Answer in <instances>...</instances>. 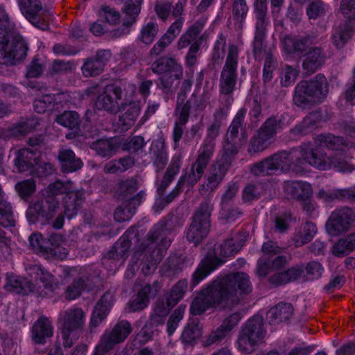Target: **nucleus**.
<instances>
[{"mask_svg":"<svg viewBox=\"0 0 355 355\" xmlns=\"http://www.w3.org/2000/svg\"><path fill=\"white\" fill-rule=\"evenodd\" d=\"M28 49L24 40L15 31L8 15L0 10V64H16L25 59Z\"/></svg>","mask_w":355,"mask_h":355,"instance_id":"nucleus-1","label":"nucleus"},{"mask_svg":"<svg viewBox=\"0 0 355 355\" xmlns=\"http://www.w3.org/2000/svg\"><path fill=\"white\" fill-rule=\"evenodd\" d=\"M329 83L322 73L309 80L299 82L293 96V104L301 110H309L324 101L329 94Z\"/></svg>","mask_w":355,"mask_h":355,"instance_id":"nucleus-2","label":"nucleus"},{"mask_svg":"<svg viewBox=\"0 0 355 355\" xmlns=\"http://www.w3.org/2000/svg\"><path fill=\"white\" fill-rule=\"evenodd\" d=\"M212 282L225 306L237 304L243 296L250 293L252 290L249 276L243 272L230 273Z\"/></svg>","mask_w":355,"mask_h":355,"instance_id":"nucleus-3","label":"nucleus"},{"mask_svg":"<svg viewBox=\"0 0 355 355\" xmlns=\"http://www.w3.org/2000/svg\"><path fill=\"white\" fill-rule=\"evenodd\" d=\"M60 209V202L53 196L35 197L28 202L26 218L29 225H51Z\"/></svg>","mask_w":355,"mask_h":355,"instance_id":"nucleus-4","label":"nucleus"},{"mask_svg":"<svg viewBox=\"0 0 355 355\" xmlns=\"http://www.w3.org/2000/svg\"><path fill=\"white\" fill-rule=\"evenodd\" d=\"M213 205L209 201L200 203L192 216V221L187 232V239L195 245L201 243L208 235L210 228V217Z\"/></svg>","mask_w":355,"mask_h":355,"instance_id":"nucleus-5","label":"nucleus"},{"mask_svg":"<svg viewBox=\"0 0 355 355\" xmlns=\"http://www.w3.org/2000/svg\"><path fill=\"white\" fill-rule=\"evenodd\" d=\"M282 127L281 119L275 116L269 117L250 139L248 147V154L252 156L268 148L275 141L277 131Z\"/></svg>","mask_w":355,"mask_h":355,"instance_id":"nucleus-6","label":"nucleus"},{"mask_svg":"<svg viewBox=\"0 0 355 355\" xmlns=\"http://www.w3.org/2000/svg\"><path fill=\"white\" fill-rule=\"evenodd\" d=\"M130 322L126 320H119L112 328L105 331L94 349L93 355H105L114 347L123 343L132 332Z\"/></svg>","mask_w":355,"mask_h":355,"instance_id":"nucleus-7","label":"nucleus"},{"mask_svg":"<svg viewBox=\"0 0 355 355\" xmlns=\"http://www.w3.org/2000/svg\"><path fill=\"white\" fill-rule=\"evenodd\" d=\"M206 19L201 18L189 26L184 34L179 40L178 47L179 49L186 48L191 45L186 56V63L189 67H193L197 62V53L204 40H207V35H200L203 30Z\"/></svg>","mask_w":355,"mask_h":355,"instance_id":"nucleus-8","label":"nucleus"},{"mask_svg":"<svg viewBox=\"0 0 355 355\" xmlns=\"http://www.w3.org/2000/svg\"><path fill=\"white\" fill-rule=\"evenodd\" d=\"M265 334L263 318L254 315L241 328L238 338L239 349L244 353H252L254 346L261 341Z\"/></svg>","mask_w":355,"mask_h":355,"instance_id":"nucleus-9","label":"nucleus"},{"mask_svg":"<svg viewBox=\"0 0 355 355\" xmlns=\"http://www.w3.org/2000/svg\"><path fill=\"white\" fill-rule=\"evenodd\" d=\"M255 15V33L253 41V55L256 60L261 59V54L266 49L263 42L266 36L268 24L266 0H256L254 4Z\"/></svg>","mask_w":355,"mask_h":355,"instance_id":"nucleus-10","label":"nucleus"},{"mask_svg":"<svg viewBox=\"0 0 355 355\" xmlns=\"http://www.w3.org/2000/svg\"><path fill=\"white\" fill-rule=\"evenodd\" d=\"M85 316V313L80 308L69 309L62 315L60 319V333L65 348H70L73 345V334L83 329Z\"/></svg>","mask_w":355,"mask_h":355,"instance_id":"nucleus-11","label":"nucleus"},{"mask_svg":"<svg viewBox=\"0 0 355 355\" xmlns=\"http://www.w3.org/2000/svg\"><path fill=\"white\" fill-rule=\"evenodd\" d=\"M239 49L236 45L230 44L225 65L220 78V92L221 94H231L235 89L237 79V64Z\"/></svg>","mask_w":355,"mask_h":355,"instance_id":"nucleus-12","label":"nucleus"},{"mask_svg":"<svg viewBox=\"0 0 355 355\" xmlns=\"http://www.w3.org/2000/svg\"><path fill=\"white\" fill-rule=\"evenodd\" d=\"M85 199L83 189H76L65 195L63 198V211L54 219L52 227L56 230L62 229L64 226L65 216L69 220L76 216L81 209Z\"/></svg>","mask_w":355,"mask_h":355,"instance_id":"nucleus-13","label":"nucleus"},{"mask_svg":"<svg viewBox=\"0 0 355 355\" xmlns=\"http://www.w3.org/2000/svg\"><path fill=\"white\" fill-rule=\"evenodd\" d=\"M125 85L121 81H116L106 85L102 94L96 100V107L98 110H104L110 114L119 112V101L122 98Z\"/></svg>","mask_w":355,"mask_h":355,"instance_id":"nucleus-14","label":"nucleus"},{"mask_svg":"<svg viewBox=\"0 0 355 355\" xmlns=\"http://www.w3.org/2000/svg\"><path fill=\"white\" fill-rule=\"evenodd\" d=\"M181 167V161L179 157H173L169 166H168L162 180L160 184H157V191L160 197H162L168 187V185L171 183L175 175L178 174ZM179 193L173 189L168 196L160 198L157 200L154 209L156 211L163 209L167 205L171 202Z\"/></svg>","mask_w":355,"mask_h":355,"instance_id":"nucleus-15","label":"nucleus"},{"mask_svg":"<svg viewBox=\"0 0 355 355\" xmlns=\"http://www.w3.org/2000/svg\"><path fill=\"white\" fill-rule=\"evenodd\" d=\"M219 306H225L218 294V291L216 290L211 282L206 288L202 290L193 300L190 306V312L193 315H201L208 308Z\"/></svg>","mask_w":355,"mask_h":355,"instance_id":"nucleus-16","label":"nucleus"},{"mask_svg":"<svg viewBox=\"0 0 355 355\" xmlns=\"http://www.w3.org/2000/svg\"><path fill=\"white\" fill-rule=\"evenodd\" d=\"M355 220V212L349 207H345L333 211L326 223L329 234L336 236L348 231Z\"/></svg>","mask_w":355,"mask_h":355,"instance_id":"nucleus-17","label":"nucleus"},{"mask_svg":"<svg viewBox=\"0 0 355 355\" xmlns=\"http://www.w3.org/2000/svg\"><path fill=\"white\" fill-rule=\"evenodd\" d=\"M139 240L138 228L135 226L130 227L107 252V257L114 260H125L128 257L131 245H138Z\"/></svg>","mask_w":355,"mask_h":355,"instance_id":"nucleus-18","label":"nucleus"},{"mask_svg":"<svg viewBox=\"0 0 355 355\" xmlns=\"http://www.w3.org/2000/svg\"><path fill=\"white\" fill-rule=\"evenodd\" d=\"M302 149L306 164L308 163L322 171L331 168L330 157L327 155L319 143L316 142V139H315L314 143L307 142L302 144Z\"/></svg>","mask_w":355,"mask_h":355,"instance_id":"nucleus-19","label":"nucleus"},{"mask_svg":"<svg viewBox=\"0 0 355 355\" xmlns=\"http://www.w3.org/2000/svg\"><path fill=\"white\" fill-rule=\"evenodd\" d=\"M139 249L144 252L145 257L141 268L142 272L144 275L153 273L164 257V250L155 243L146 239L141 243Z\"/></svg>","mask_w":355,"mask_h":355,"instance_id":"nucleus-20","label":"nucleus"},{"mask_svg":"<svg viewBox=\"0 0 355 355\" xmlns=\"http://www.w3.org/2000/svg\"><path fill=\"white\" fill-rule=\"evenodd\" d=\"M18 5L23 15L34 26L42 31L49 29V24L42 18L43 10L40 0H18Z\"/></svg>","mask_w":355,"mask_h":355,"instance_id":"nucleus-21","label":"nucleus"},{"mask_svg":"<svg viewBox=\"0 0 355 355\" xmlns=\"http://www.w3.org/2000/svg\"><path fill=\"white\" fill-rule=\"evenodd\" d=\"M180 225L178 216L169 214L153 230L148 232L146 240L155 243L158 245H159V243H163V245L166 247L169 241L166 240L165 233L171 232Z\"/></svg>","mask_w":355,"mask_h":355,"instance_id":"nucleus-22","label":"nucleus"},{"mask_svg":"<svg viewBox=\"0 0 355 355\" xmlns=\"http://www.w3.org/2000/svg\"><path fill=\"white\" fill-rule=\"evenodd\" d=\"M327 53L321 46H313L302 58V68L306 76L319 70L326 62Z\"/></svg>","mask_w":355,"mask_h":355,"instance_id":"nucleus-23","label":"nucleus"},{"mask_svg":"<svg viewBox=\"0 0 355 355\" xmlns=\"http://www.w3.org/2000/svg\"><path fill=\"white\" fill-rule=\"evenodd\" d=\"M161 288L160 283L155 281L152 284H147L144 286L131 300L128 306L130 311H140L148 306L150 298H154Z\"/></svg>","mask_w":355,"mask_h":355,"instance_id":"nucleus-24","label":"nucleus"},{"mask_svg":"<svg viewBox=\"0 0 355 355\" xmlns=\"http://www.w3.org/2000/svg\"><path fill=\"white\" fill-rule=\"evenodd\" d=\"M56 159L60 170L62 173L77 172L83 167V161L72 149L61 148L58 152Z\"/></svg>","mask_w":355,"mask_h":355,"instance_id":"nucleus-25","label":"nucleus"},{"mask_svg":"<svg viewBox=\"0 0 355 355\" xmlns=\"http://www.w3.org/2000/svg\"><path fill=\"white\" fill-rule=\"evenodd\" d=\"M111 57L110 51L101 50L92 57L85 60L81 67L83 75L86 77H95L100 75L104 70V67Z\"/></svg>","mask_w":355,"mask_h":355,"instance_id":"nucleus-26","label":"nucleus"},{"mask_svg":"<svg viewBox=\"0 0 355 355\" xmlns=\"http://www.w3.org/2000/svg\"><path fill=\"white\" fill-rule=\"evenodd\" d=\"M223 263L224 261L218 258L214 252L209 251L192 275L191 286L194 287L198 285L218 266Z\"/></svg>","mask_w":355,"mask_h":355,"instance_id":"nucleus-27","label":"nucleus"},{"mask_svg":"<svg viewBox=\"0 0 355 355\" xmlns=\"http://www.w3.org/2000/svg\"><path fill=\"white\" fill-rule=\"evenodd\" d=\"M210 94L207 91L198 96L195 92L192 94L191 97L186 101V104L182 106V110L180 113V123L181 125H185L189 118L190 111L191 108L195 112L203 111L209 103Z\"/></svg>","mask_w":355,"mask_h":355,"instance_id":"nucleus-28","label":"nucleus"},{"mask_svg":"<svg viewBox=\"0 0 355 355\" xmlns=\"http://www.w3.org/2000/svg\"><path fill=\"white\" fill-rule=\"evenodd\" d=\"M313 40L311 36L286 35L283 40L284 49L288 54L302 55L303 58L304 54L313 48Z\"/></svg>","mask_w":355,"mask_h":355,"instance_id":"nucleus-29","label":"nucleus"},{"mask_svg":"<svg viewBox=\"0 0 355 355\" xmlns=\"http://www.w3.org/2000/svg\"><path fill=\"white\" fill-rule=\"evenodd\" d=\"M119 112H124L119 116L118 125L122 131H127L132 127L141 111L140 103L130 101L121 103Z\"/></svg>","mask_w":355,"mask_h":355,"instance_id":"nucleus-30","label":"nucleus"},{"mask_svg":"<svg viewBox=\"0 0 355 355\" xmlns=\"http://www.w3.org/2000/svg\"><path fill=\"white\" fill-rule=\"evenodd\" d=\"M241 319V316L239 313H234L226 318L222 324L209 334L205 343V345L209 346L223 340L229 335L233 328L237 325Z\"/></svg>","mask_w":355,"mask_h":355,"instance_id":"nucleus-31","label":"nucleus"},{"mask_svg":"<svg viewBox=\"0 0 355 355\" xmlns=\"http://www.w3.org/2000/svg\"><path fill=\"white\" fill-rule=\"evenodd\" d=\"M58 124L67 128L71 130L66 134L65 137L67 139H73L81 135L80 131V118L79 114L76 111H64L63 113L58 115L55 120Z\"/></svg>","mask_w":355,"mask_h":355,"instance_id":"nucleus-32","label":"nucleus"},{"mask_svg":"<svg viewBox=\"0 0 355 355\" xmlns=\"http://www.w3.org/2000/svg\"><path fill=\"white\" fill-rule=\"evenodd\" d=\"M150 69L153 73L157 74L174 73V78L176 79H181L183 76L182 66L173 58L161 57L153 62Z\"/></svg>","mask_w":355,"mask_h":355,"instance_id":"nucleus-33","label":"nucleus"},{"mask_svg":"<svg viewBox=\"0 0 355 355\" xmlns=\"http://www.w3.org/2000/svg\"><path fill=\"white\" fill-rule=\"evenodd\" d=\"M32 339L37 344L44 345L47 338L53 334V327L51 321L45 317H40L32 327Z\"/></svg>","mask_w":355,"mask_h":355,"instance_id":"nucleus-34","label":"nucleus"},{"mask_svg":"<svg viewBox=\"0 0 355 355\" xmlns=\"http://www.w3.org/2000/svg\"><path fill=\"white\" fill-rule=\"evenodd\" d=\"M4 288L9 292H15L23 295L33 292L35 285L28 279L12 273L6 274Z\"/></svg>","mask_w":355,"mask_h":355,"instance_id":"nucleus-35","label":"nucleus"},{"mask_svg":"<svg viewBox=\"0 0 355 355\" xmlns=\"http://www.w3.org/2000/svg\"><path fill=\"white\" fill-rule=\"evenodd\" d=\"M143 193L141 191L130 199L123 201L114 213V219L118 222H124L132 218L137 207L140 205Z\"/></svg>","mask_w":355,"mask_h":355,"instance_id":"nucleus-36","label":"nucleus"},{"mask_svg":"<svg viewBox=\"0 0 355 355\" xmlns=\"http://www.w3.org/2000/svg\"><path fill=\"white\" fill-rule=\"evenodd\" d=\"M284 191L288 198L299 201L308 200L312 195L311 184L302 181L285 182Z\"/></svg>","mask_w":355,"mask_h":355,"instance_id":"nucleus-37","label":"nucleus"},{"mask_svg":"<svg viewBox=\"0 0 355 355\" xmlns=\"http://www.w3.org/2000/svg\"><path fill=\"white\" fill-rule=\"evenodd\" d=\"M121 144L119 138L111 137L107 139H97L90 144V148L95 150L98 155L109 159L119 148Z\"/></svg>","mask_w":355,"mask_h":355,"instance_id":"nucleus-38","label":"nucleus"},{"mask_svg":"<svg viewBox=\"0 0 355 355\" xmlns=\"http://www.w3.org/2000/svg\"><path fill=\"white\" fill-rule=\"evenodd\" d=\"M245 114L246 110L244 108H241L238 111L228 128L226 137H229L232 141H234V139L239 137V132H241L239 141H244L247 139L248 134L244 123Z\"/></svg>","mask_w":355,"mask_h":355,"instance_id":"nucleus-39","label":"nucleus"},{"mask_svg":"<svg viewBox=\"0 0 355 355\" xmlns=\"http://www.w3.org/2000/svg\"><path fill=\"white\" fill-rule=\"evenodd\" d=\"M293 314V307L291 304L279 302L267 312V320L271 324L287 322Z\"/></svg>","mask_w":355,"mask_h":355,"instance_id":"nucleus-40","label":"nucleus"},{"mask_svg":"<svg viewBox=\"0 0 355 355\" xmlns=\"http://www.w3.org/2000/svg\"><path fill=\"white\" fill-rule=\"evenodd\" d=\"M34 162L33 153L28 148H22L15 151L14 166L17 172L31 174Z\"/></svg>","mask_w":355,"mask_h":355,"instance_id":"nucleus-41","label":"nucleus"},{"mask_svg":"<svg viewBox=\"0 0 355 355\" xmlns=\"http://www.w3.org/2000/svg\"><path fill=\"white\" fill-rule=\"evenodd\" d=\"M205 168L195 162L191 166L189 171L185 170V173L180 178L174 189L180 194L182 191V187L184 184L192 187L201 178Z\"/></svg>","mask_w":355,"mask_h":355,"instance_id":"nucleus-42","label":"nucleus"},{"mask_svg":"<svg viewBox=\"0 0 355 355\" xmlns=\"http://www.w3.org/2000/svg\"><path fill=\"white\" fill-rule=\"evenodd\" d=\"M304 270L297 267L291 268L285 271L275 273L268 279L270 284L278 286L298 279Z\"/></svg>","mask_w":355,"mask_h":355,"instance_id":"nucleus-43","label":"nucleus"},{"mask_svg":"<svg viewBox=\"0 0 355 355\" xmlns=\"http://www.w3.org/2000/svg\"><path fill=\"white\" fill-rule=\"evenodd\" d=\"M355 250V232L347 234L338 240L331 249L332 254L343 257Z\"/></svg>","mask_w":355,"mask_h":355,"instance_id":"nucleus-44","label":"nucleus"},{"mask_svg":"<svg viewBox=\"0 0 355 355\" xmlns=\"http://www.w3.org/2000/svg\"><path fill=\"white\" fill-rule=\"evenodd\" d=\"M184 259L177 254L170 255L162 264L161 272L162 275L174 277L183 270Z\"/></svg>","mask_w":355,"mask_h":355,"instance_id":"nucleus-45","label":"nucleus"},{"mask_svg":"<svg viewBox=\"0 0 355 355\" xmlns=\"http://www.w3.org/2000/svg\"><path fill=\"white\" fill-rule=\"evenodd\" d=\"M288 172H293L296 174H302L306 171V160L302 152V145L299 148H292L289 150Z\"/></svg>","mask_w":355,"mask_h":355,"instance_id":"nucleus-46","label":"nucleus"},{"mask_svg":"<svg viewBox=\"0 0 355 355\" xmlns=\"http://www.w3.org/2000/svg\"><path fill=\"white\" fill-rule=\"evenodd\" d=\"M92 287V282L88 277L75 279L67 288L65 297L69 300H74L79 297L83 291L89 290Z\"/></svg>","mask_w":355,"mask_h":355,"instance_id":"nucleus-47","label":"nucleus"},{"mask_svg":"<svg viewBox=\"0 0 355 355\" xmlns=\"http://www.w3.org/2000/svg\"><path fill=\"white\" fill-rule=\"evenodd\" d=\"M150 153L154 157L153 163L157 171L164 169L168 161L164 142L159 139L153 141L150 148Z\"/></svg>","mask_w":355,"mask_h":355,"instance_id":"nucleus-48","label":"nucleus"},{"mask_svg":"<svg viewBox=\"0 0 355 355\" xmlns=\"http://www.w3.org/2000/svg\"><path fill=\"white\" fill-rule=\"evenodd\" d=\"M227 109L219 107L213 115V120L207 128V137L205 139L214 141L218 136L223 121L226 119Z\"/></svg>","mask_w":355,"mask_h":355,"instance_id":"nucleus-49","label":"nucleus"},{"mask_svg":"<svg viewBox=\"0 0 355 355\" xmlns=\"http://www.w3.org/2000/svg\"><path fill=\"white\" fill-rule=\"evenodd\" d=\"M202 336V329L198 320H189L184 328L181 335L182 342L184 345H193Z\"/></svg>","mask_w":355,"mask_h":355,"instance_id":"nucleus-50","label":"nucleus"},{"mask_svg":"<svg viewBox=\"0 0 355 355\" xmlns=\"http://www.w3.org/2000/svg\"><path fill=\"white\" fill-rule=\"evenodd\" d=\"M317 232V227L311 222L302 224L294 236L295 244L297 247L310 242Z\"/></svg>","mask_w":355,"mask_h":355,"instance_id":"nucleus-51","label":"nucleus"},{"mask_svg":"<svg viewBox=\"0 0 355 355\" xmlns=\"http://www.w3.org/2000/svg\"><path fill=\"white\" fill-rule=\"evenodd\" d=\"M355 26L348 25L345 22L343 26H340L336 28L332 35L334 44L338 48L341 49L351 37L352 33L354 32Z\"/></svg>","mask_w":355,"mask_h":355,"instance_id":"nucleus-52","label":"nucleus"},{"mask_svg":"<svg viewBox=\"0 0 355 355\" xmlns=\"http://www.w3.org/2000/svg\"><path fill=\"white\" fill-rule=\"evenodd\" d=\"M316 142L320 146L331 150H338L345 145V141L342 137L334 136L331 134L320 135L315 138Z\"/></svg>","mask_w":355,"mask_h":355,"instance_id":"nucleus-53","label":"nucleus"},{"mask_svg":"<svg viewBox=\"0 0 355 355\" xmlns=\"http://www.w3.org/2000/svg\"><path fill=\"white\" fill-rule=\"evenodd\" d=\"M272 168L275 173L279 171L282 173H288L289 150H282L269 156Z\"/></svg>","mask_w":355,"mask_h":355,"instance_id":"nucleus-54","label":"nucleus"},{"mask_svg":"<svg viewBox=\"0 0 355 355\" xmlns=\"http://www.w3.org/2000/svg\"><path fill=\"white\" fill-rule=\"evenodd\" d=\"M187 288V281L182 279L178 282L171 288L170 293L165 294L162 297L168 300L171 306H174L182 299Z\"/></svg>","mask_w":355,"mask_h":355,"instance_id":"nucleus-55","label":"nucleus"},{"mask_svg":"<svg viewBox=\"0 0 355 355\" xmlns=\"http://www.w3.org/2000/svg\"><path fill=\"white\" fill-rule=\"evenodd\" d=\"M319 196L325 201H331L335 199L355 200V189H336L331 193L320 191Z\"/></svg>","mask_w":355,"mask_h":355,"instance_id":"nucleus-56","label":"nucleus"},{"mask_svg":"<svg viewBox=\"0 0 355 355\" xmlns=\"http://www.w3.org/2000/svg\"><path fill=\"white\" fill-rule=\"evenodd\" d=\"M38 125L39 123L34 119L19 121L12 127L10 134L15 137L24 136L35 130Z\"/></svg>","mask_w":355,"mask_h":355,"instance_id":"nucleus-57","label":"nucleus"},{"mask_svg":"<svg viewBox=\"0 0 355 355\" xmlns=\"http://www.w3.org/2000/svg\"><path fill=\"white\" fill-rule=\"evenodd\" d=\"M228 168V163L226 164L217 163L214 166L212 174L208 178L207 187L211 190L216 188L225 177Z\"/></svg>","mask_w":355,"mask_h":355,"instance_id":"nucleus-58","label":"nucleus"},{"mask_svg":"<svg viewBox=\"0 0 355 355\" xmlns=\"http://www.w3.org/2000/svg\"><path fill=\"white\" fill-rule=\"evenodd\" d=\"M0 225L4 227L15 225L12 207L6 200L0 202Z\"/></svg>","mask_w":355,"mask_h":355,"instance_id":"nucleus-59","label":"nucleus"},{"mask_svg":"<svg viewBox=\"0 0 355 355\" xmlns=\"http://www.w3.org/2000/svg\"><path fill=\"white\" fill-rule=\"evenodd\" d=\"M76 189H73L72 183L70 181L63 182L57 180L55 182L50 184L47 187V196H53L57 198L59 194L67 195L69 192H73Z\"/></svg>","mask_w":355,"mask_h":355,"instance_id":"nucleus-60","label":"nucleus"},{"mask_svg":"<svg viewBox=\"0 0 355 355\" xmlns=\"http://www.w3.org/2000/svg\"><path fill=\"white\" fill-rule=\"evenodd\" d=\"M137 190V182L135 179H128L120 183L118 193L121 200L124 201L130 199L135 196H132Z\"/></svg>","mask_w":355,"mask_h":355,"instance_id":"nucleus-61","label":"nucleus"},{"mask_svg":"<svg viewBox=\"0 0 355 355\" xmlns=\"http://www.w3.org/2000/svg\"><path fill=\"white\" fill-rule=\"evenodd\" d=\"M340 10L348 25L355 26V0H341Z\"/></svg>","mask_w":355,"mask_h":355,"instance_id":"nucleus-62","label":"nucleus"},{"mask_svg":"<svg viewBox=\"0 0 355 355\" xmlns=\"http://www.w3.org/2000/svg\"><path fill=\"white\" fill-rule=\"evenodd\" d=\"M250 172L256 176L272 175L275 174L269 157L251 165Z\"/></svg>","mask_w":355,"mask_h":355,"instance_id":"nucleus-63","label":"nucleus"},{"mask_svg":"<svg viewBox=\"0 0 355 355\" xmlns=\"http://www.w3.org/2000/svg\"><path fill=\"white\" fill-rule=\"evenodd\" d=\"M36 185L33 179L26 180L16 184L15 189L21 199L26 201L35 191Z\"/></svg>","mask_w":355,"mask_h":355,"instance_id":"nucleus-64","label":"nucleus"}]
</instances>
